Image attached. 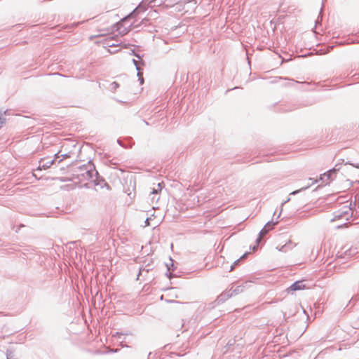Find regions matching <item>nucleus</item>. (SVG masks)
Segmentation results:
<instances>
[{
	"instance_id": "obj_1",
	"label": "nucleus",
	"mask_w": 359,
	"mask_h": 359,
	"mask_svg": "<svg viewBox=\"0 0 359 359\" xmlns=\"http://www.w3.org/2000/svg\"><path fill=\"white\" fill-rule=\"evenodd\" d=\"M72 178L73 180H77L79 182L92 180L97 191L104 187L108 191L110 189L109 185L104 179L99 177L94 165L90 162L88 164L74 168L72 170Z\"/></svg>"
},
{
	"instance_id": "obj_2",
	"label": "nucleus",
	"mask_w": 359,
	"mask_h": 359,
	"mask_svg": "<svg viewBox=\"0 0 359 359\" xmlns=\"http://www.w3.org/2000/svg\"><path fill=\"white\" fill-rule=\"evenodd\" d=\"M77 150V147L72 142H65L62 144L60 150L55 154V158L62 157V158H70Z\"/></svg>"
},
{
	"instance_id": "obj_3",
	"label": "nucleus",
	"mask_w": 359,
	"mask_h": 359,
	"mask_svg": "<svg viewBox=\"0 0 359 359\" xmlns=\"http://www.w3.org/2000/svg\"><path fill=\"white\" fill-rule=\"evenodd\" d=\"M353 213V212L349 205H344L341 210L336 212L333 220L341 221L338 225V226H341L346 224L345 221H348L352 217Z\"/></svg>"
},
{
	"instance_id": "obj_4",
	"label": "nucleus",
	"mask_w": 359,
	"mask_h": 359,
	"mask_svg": "<svg viewBox=\"0 0 359 359\" xmlns=\"http://www.w3.org/2000/svg\"><path fill=\"white\" fill-rule=\"evenodd\" d=\"M142 6H139L133 12H131L130 13H129L127 15L119 16L118 15H116V16H117V18L116 19V22H123V21H126V20H133L134 18V16L137 13H140V11H142Z\"/></svg>"
},
{
	"instance_id": "obj_5",
	"label": "nucleus",
	"mask_w": 359,
	"mask_h": 359,
	"mask_svg": "<svg viewBox=\"0 0 359 359\" xmlns=\"http://www.w3.org/2000/svg\"><path fill=\"white\" fill-rule=\"evenodd\" d=\"M56 159L57 158H55L54 159L41 158L39 161V165L36 169V171L49 168L52 165L55 163Z\"/></svg>"
},
{
	"instance_id": "obj_6",
	"label": "nucleus",
	"mask_w": 359,
	"mask_h": 359,
	"mask_svg": "<svg viewBox=\"0 0 359 359\" xmlns=\"http://www.w3.org/2000/svg\"><path fill=\"white\" fill-rule=\"evenodd\" d=\"M305 288V285L302 280L296 281L290 287L287 289L288 292L300 290Z\"/></svg>"
},
{
	"instance_id": "obj_7",
	"label": "nucleus",
	"mask_w": 359,
	"mask_h": 359,
	"mask_svg": "<svg viewBox=\"0 0 359 359\" xmlns=\"http://www.w3.org/2000/svg\"><path fill=\"white\" fill-rule=\"evenodd\" d=\"M116 31L118 32V34L124 35L128 32V29L123 27V24H114V32Z\"/></svg>"
},
{
	"instance_id": "obj_8",
	"label": "nucleus",
	"mask_w": 359,
	"mask_h": 359,
	"mask_svg": "<svg viewBox=\"0 0 359 359\" xmlns=\"http://www.w3.org/2000/svg\"><path fill=\"white\" fill-rule=\"evenodd\" d=\"M111 37L104 38L100 41H97V43L102 44V47L106 48L107 47H112V44H110Z\"/></svg>"
},
{
	"instance_id": "obj_9",
	"label": "nucleus",
	"mask_w": 359,
	"mask_h": 359,
	"mask_svg": "<svg viewBox=\"0 0 359 359\" xmlns=\"http://www.w3.org/2000/svg\"><path fill=\"white\" fill-rule=\"evenodd\" d=\"M336 170H337L335 168L329 170L327 172L321 175L320 179L323 181H325V178L326 177V179H327L326 180L328 181L330 178L331 175L332 173H334L336 172Z\"/></svg>"
},
{
	"instance_id": "obj_10",
	"label": "nucleus",
	"mask_w": 359,
	"mask_h": 359,
	"mask_svg": "<svg viewBox=\"0 0 359 359\" xmlns=\"http://www.w3.org/2000/svg\"><path fill=\"white\" fill-rule=\"evenodd\" d=\"M133 62H134L135 65L136 66L137 70L138 71L137 76H139V80L140 81V84L142 85L144 83V79L142 76V73L140 72V67L137 64V61H136L135 60H133Z\"/></svg>"
},
{
	"instance_id": "obj_11",
	"label": "nucleus",
	"mask_w": 359,
	"mask_h": 359,
	"mask_svg": "<svg viewBox=\"0 0 359 359\" xmlns=\"http://www.w3.org/2000/svg\"><path fill=\"white\" fill-rule=\"evenodd\" d=\"M269 231V229L268 228H266V226H264V227L261 230V231L259 232V238H257V241H260V240L262 239V238L263 236H264L267 233L268 231Z\"/></svg>"
},
{
	"instance_id": "obj_12",
	"label": "nucleus",
	"mask_w": 359,
	"mask_h": 359,
	"mask_svg": "<svg viewBox=\"0 0 359 359\" xmlns=\"http://www.w3.org/2000/svg\"><path fill=\"white\" fill-rule=\"evenodd\" d=\"M161 183H158L157 184L156 187L153 188L151 194H154V195L158 194V193L159 191H161Z\"/></svg>"
},
{
	"instance_id": "obj_13",
	"label": "nucleus",
	"mask_w": 359,
	"mask_h": 359,
	"mask_svg": "<svg viewBox=\"0 0 359 359\" xmlns=\"http://www.w3.org/2000/svg\"><path fill=\"white\" fill-rule=\"evenodd\" d=\"M278 223V222H269L268 223H266V224L265 225L266 228H268L269 230L270 229H272L273 227Z\"/></svg>"
},
{
	"instance_id": "obj_14",
	"label": "nucleus",
	"mask_w": 359,
	"mask_h": 359,
	"mask_svg": "<svg viewBox=\"0 0 359 359\" xmlns=\"http://www.w3.org/2000/svg\"><path fill=\"white\" fill-rule=\"evenodd\" d=\"M309 187H310V184H308V185H307L306 187H303V188H302V189H299V190H296V191H292L290 194H291V195H295V194H297V193H299V191H302V190H304V189H308Z\"/></svg>"
},
{
	"instance_id": "obj_15",
	"label": "nucleus",
	"mask_w": 359,
	"mask_h": 359,
	"mask_svg": "<svg viewBox=\"0 0 359 359\" xmlns=\"http://www.w3.org/2000/svg\"><path fill=\"white\" fill-rule=\"evenodd\" d=\"M151 217H147L145 221H144V225L143 226L144 227H146V226H150V220H151Z\"/></svg>"
},
{
	"instance_id": "obj_16",
	"label": "nucleus",
	"mask_w": 359,
	"mask_h": 359,
	"mask_svg": "<svg viewBox=\"0 0 359 359\" xmlns=\"http://www.w3.org/2000/svg\"><path fill=\"white\" fill-rule=\"evenodd\" d=\"M5 118L2 116V115L0 114V124L2 125L5 123Z\"/></svg>"
},
{
	"instance_id": "obj_17",
	"label": "nucleus",
	"mask_w": 359,
	"mask_h": 359,
	"mask_svg": "<svg viewBox=\"0 0 359 359\" xmlns=\"http://www.w3.org/2000/svg\"><path fill=\"white\" fill-rule=\"evenodd\" d=\"M114 90H115L118 87H119V84H118L116 81H114Z\"/></svg>"
},
{
	"instance_id": "obj_18",
	"label": "nucleus",
	"mask_w": 359,
	"mask_h": 359,
	"mask_svg": "<svg viewBox=\"0 0 359 359\" xmlns=\"http://www.w3.org/2000/svg\"><path fill=\"white\" fill-rule=\"evenodd\" d=\"M290 200V198H289L286 199V201H284V202L281 204V209H283V207L284 204H285V203H287Z\"/></svg>"
},
{
	"instance_id": "obj_19",
	"label": "nucleus",
	"mask_w": 359,
	"mask_h": 359,
	"mask_svg": "<svg viewBox=\"0 0 359 359\" xmlns=\"http://www.w3.org/2000/svg\"><path fill=\"white\" fill-rule=\"evenodd\" d=\"M309 180H311L313 182L312 184L316 183L318 182L317 180H313L312 178H309Z\"/></svg>"
},
{
	"instance_id": "obj_20",
	"label": "nucleus",
	"mask_w": 359,
	"mask_h": 359,
	"mask_svg": "<svg viewBox=\"0 0 359 359\" xmlns=\"http://www.w3.org/2000/svg\"><path fill=\"white\" fill-rule=\"evenodd\" d=\"M353 166H354L355 168H359V164H351Z\"/></svg>"
},
{
	"instance_id": "obj_21",
	"label": "nucleus",
	"mask_w": 359,
	"mask_h": 359,
	"mask_svg": "<svg viewBox=\"0 0 359 359\" xmlns=\"http://www.w3.org/2000/svg\"><path fill=\"white\" fill-rule=\"evenodd\" d=\"M116 100L118 101V102H123V100H119L118 98H116Z\"/></svg>"
},
{
	"instance_id": "obj_22",
	"label": "nucleus",
	"mask_w": 359,
	"mask_h": 359,
	"mask_svg": "<svg viewBox=\"0 0 359 359\" xmlns=\"http://www.w3.org/2000/svg\"><path fill=\"white\" fill-rule=\"evenodd\" d=\"M233 266H231L230 271H232V270H233Z\"/></svg>"
},
{
	"instance_id": "obj_23",
	"label": "nucleus",
	"mask_w": 359,
	"mask_h": 359,
	"mask_svg": "<svg viewBox=\"0 0 359 359\" xmlns=\"http://www.w3.org/2000/svg\"><path fill=\"white\" fill-rule=\"evenodd\" d=\"M283 248H284V246H282V248L279 249V250H283Z\"/></svg>"
},
{
	"instance_id": "obj_24",
	"label": "nucleus",
	"mask_w": 359,
	"mask_h": 359,
	"mask_svg": "<svg viewBox=\"0 0 359 359\" xmlns=\"http://www.w3.org/2000/svg\"><path fill=\"white\" fill-rule=\"evenodd\" d=\"M7 359H9V358H8V357H7Z\"/></svg>"
}]
</instances>
